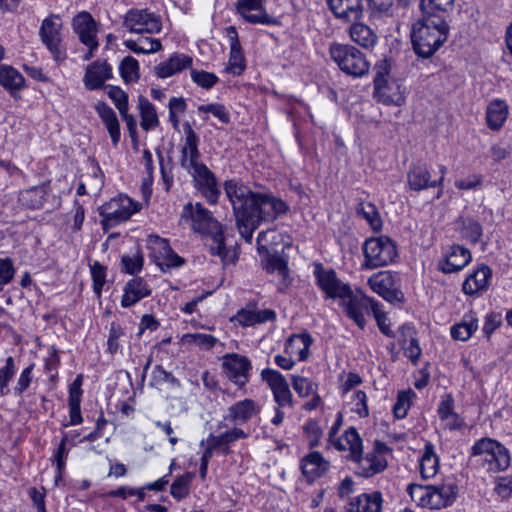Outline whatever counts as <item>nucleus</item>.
<instances>
[{"instance_id": "nucleus-16", "label": "nucleus", "mask_w": 512, "mask_h": 512, "mask_svg": "<svg viewBox=\"0 0 512 512\" xmlns=\"http://www.w3.org/2000/svg\"><path fill=\"white\" fill-rule=\"evenodd\" d=\"M370 288L390 303L402 302L404 295L397 288L395 275L390 271H379L368 279Z\"/></svg>"}, {"instance_id": "nucleus-15", "label": "nucleus", "mask_w": 512, "mask_h": 512, "mask_svg": "<svg viewBox=\"0 0 512 512\" xmlns=\"http://www.w3.org/2000/svg\"><path fill=\"white\" fill-rule=\"evenodd\" d=\"M261 379L269 385L277 407H293V395L290 391L289 384L279 371L266 368L261 372Z\"/></svg>"}, {"instance_id": "nucleus-6", "label": "nucleus", "mask_w": 512, "mask_h": 512, "mask_svg": "<svg viewBox=\"0 0 512 512\" xmlns=\"http://www.w3.org/2000/svg\"><path fill=\"white\" fill-rule=\"evenodd\" d=\"M363 254L364 266L368 269L387 266L398 256L396 243L386 235L367 239L363 244Z\"/></svg>"}, {"instance_id": "nucleus-48", "label": "nucleus", "mask_w": 512, "mask_h": 512, "mask_svg": "<svg viewBox=\"0 0 512 512\" xmlns=\"http://www.w3.org/2000/svg\"><path fill=\"white\" fill-rule=\"evenodd\" d=\"M120 74L125 83L139 79V63L132 56H126L120 63Z\"/></svg>"}, {"instance_id": "nucleus-45", "label": "nucleus", "mask_w": 512, "mask_h": 512, "mask_svg": "<svg viewBox=\"0 0 512 512\" xmlns=\"http://www.w3.org/2000/svg\"><path fill=\"white\" fill-rule=\"evenodd\" d=\"M400 332L402 336L410 337L409 344L404 347V354L414 364H416L421 356V348L418 340L413 336L415 332L411 326L406 324L400 327Z\"/></svg>"}, {"instance_id": "nucleus-62", "label": "nucleus", "mask_w": 512, "mask_h": 512, "mask_svg": "<svg viewBox=\"0 0 512 512\" xmlns=\"http://www.w3.org/2000/svg\"><path fill=\"white\" fill-rule=\"evenodd\" d=\"M14 275L13 261L10 258L0 259V291L13 280Z\"/></svg>"}, {"instance_id": "nucleus-8", "label": "nucleus", "mask_w": 512, "mask_h": 512, "mask_svg": "<svg viewBox=\"0 0 512 512\" xmlns=\"http://www.w3.org/2000/svg\"><path fill=\"white\" fill-rule=\"evenodd\" d=\"M179 225H189L195 232L205 236L215 233L222 228L221 224L213 217L212 213L201 203L188 202L184 205L180 215Z\"/></svg>"}, {"instance_id": "nucleus-33", "label": "nucleus", "mask_w": 512, "mask_h": 512, "mask_svg": "<svg viewBox=\"0 0 512 512\" xmlns=\"http://www.w3.org/2000/svg\"><path fill=\"white\" fill-rule=\"evenodd\" d=\"M491 275V269L488 266H481L466 278L463 283V292L468 295H474L485 291L488 288Z\"/></svg>"}, {"instance_id": "nucleus-42", "label": "nucleus", "mask_w": 512, "mask_h": 512, "mask_svg": "<svg viewBox=\"0 0 512 512\" xmlns=\"http://www.w3.org/2000/svg\"><path fill=\"white\" fill-rule=\"evenodd\" d=\"M313 339L309 333L294 334L286 342V350L291 353H298L300 360H305L309 353V347Z\"/></svg>"}, {"instance_id": "nucleus-26", "label": "nucleus", "mask_w": 512, "mask_h": 512, "mask_svg": "<svg viewBox=\"0 0 512 512\" xmlns=\"http://www.w3.org/2000/svg\"><path fill=\"white\" fill-rule=\"evenodd\" d=\"M330 10L338 19L347 22L359 20L363 14L362 0H327Z\"/></svg>"}, {"instance_id": "nucleus-32", "label": "nucleus", "mask_w": 512, "mask_h": 512, "mask_svg": "<svg viewBox=\"0 0 512 512\" xmlns=\"http://www.w3.org/2000/svg\"><path fill=\"white\" fill-rule=\"evenodd\" d=\"M150 293V289L142 278H133L125 285L121 305L125 308L131 307L141 299L149 296Z\"/></svg>"}, {"instance_id": "nucleus-27", "label": "nucleus", "mask_w": 512, "mask_h": 512, "mask_svg": "<svg viewBox=\"0 0 512 512\" xmlns=\"http://www.w3.org/2000/svg\"><path fill=\"white\" fill-rule=\"evenodd\" d=\"M226 35L230 42L229 62L226 69L234 75H240L245 69V58L238 32L234 26H229L226 28Z\"/></svg>"}, {"instance_id": "nucleus-2", "label": "nucleus", "mask_w": 512, "mask_h": 512, "mask_svg": "<svg viewBox=\"0 0 512 512\" xmlns=\"http://www.w3.org/2000/svg\"><path fill=\"white\" fill-rule=\"evenodd\" d=\"M339 451L349 450V458L359 464L358 474L368 478L382 472L387 467L384 453L389 450L386 444L376 441L374 448L362 456V440L354 427L348 428L335 442Z\"/></svg>"}, {"instance_id": "nucleus-24", "label": "nucleus", "mask_w": 512, "mask_h": 512, "mask_svg": "<svg viewBox=\"0 0 512 512\" xmlns=\"http://www.w3.org/2000/svg\"><path fill=\"white\" fill-rule=\"evenodd\" d=\"M471 261L470 251L461 246L453 245L443 261L438 264L439 269L445 273H455L462 270Z\"/></svg>"}, {"instance_id": "nucleus-17", "label": "nucleus", "mask_w": 512, "mask_h": 512, "mask_svg": "<svg viewBox=\"0 0 512 512\" xmlns=\"http://www.w3.org/2000/svg\"><path fill=\"white\" fill-rule=\"evenodd\" d=\"M188 172L192 175L197 190L207 201L210 204L217 203L220 190L214 173L203 163L194 166Z\"/></svg>"}, {"instance_id": "nucleus-43", "label": "nucleus", "mask_w": 512, "mask_h": 512, "mask_svg": "<svg viewBox=\"0 0 512 512\" xmlns=\"http://www.w3.org/2000/svg\"><path fill=\"white\" fill-rule=\"evenodd\" d=\"M356 214L367 221L376 232L382 228V220L376 206L371 202H360L356 207Z\"/></svg>"}, {"instance_id": "nucleus-61", "label": "nucleus", "mask_w": 512, "mask_h": 512, "mask_svg": "<svg viewBox=\"0 0 512 512\" xmlns=\"http://www.w3.org/2000/svg\"><path fill=\"white\" fill-rule=\"evenodd\" d=\"M191 78L204 89H210L218 82V77L214 73L203 70H191Z\"/></svg>"}, {"instance_id": "nucleus-58", "label": "nucleus", "mask_w": 512, "mask_h": 512, "mask_svg": "<svg viewBox=\"0 0 512 512\" xmlns=\"http://www.w3.org/2000/svg\"><path fill=\"white\" fill-rule=\"evenodd\" d=\"M91 275L93 280L94 292L99 297L106 281V267L95 261L91 266Z\"/></svg>"}, {"instance_id": "nucleus-31", "label": "nucleus", "mask_w": 512, "mask_h": 512, "mask_svg": "<svg viewBox=\"0 0 512 512\" xmlns=\"http://www.w3.org/2000/svg\"><path fill=\"white\" fill-rule=\"evenodd\" d=\"M348 32L351 40L364 49H373L378 43L376 32L362 22L353 23Z\"/></svg>"}, {"instance_id": "nucleus-64", "label": "nucleus", "mask_w": 512, "mask_h": 512, "mask_svg": "<svg viewBox=\"0 0 512 512\" xmlns=\"http://www.w3.org/2000/svg\"><path fill=\"white\" fill-rule=\"evenodd\" d=\"M437 412L441 420H449L452 415L456 414L454 412V399L451 394L442 396Z\"/></svg>"}, {"instance_id": "nucleus-49", "label": "nucleus", "mask_w": 512, "mask_h": 512, "mask_svg": "<svg viewBox=\"0 0 512 512\" xmlns=\"http://www.w3.org/2000/svg\"><path fill=\"white\" fill-rule=\"evenodd\" d=\"M193 477L194 474L191 472L177 477L171 485V495L177 500L186 498L189 494V487Z\"/></svg>"}, {"instance_id": "nucleus-55", "label": "nucleus", "mask_w": 512, "mask_h": 512, "mask_svg": "<svg viewBox=\"0 0 512 512\" xmlns=\"http://www.w3.org/2000/svg\"><path fill=\"white\" fill-rule=\"evenodd\" d=\"M107 94L113 101L120 114L129 111L128 94L124 92L120 87L112 85L108 86Z\"/></svg>"}, {"instance_id": "nucleus-39", "label": "nucleus", "mask_w": 512, "mask_h": 512, "mask_svg": "<svg viewBox=\"0 0 512 512\" xmlns=\"http://www.w3.org/2000/svg\"><path fill=\"white\" fill-rule=\"evenodd\" d=\"M454 0H420L422 16L443 18L453 8Z\"/></svg>"}, {"instance_id": "nucleus-23", "label": "nucleus", "mask_w": 512, "mask_h": 512, "mask_svg": "<svg viewBox=\"0 0 512 512\" xmlns=\"http://www.w3.org/2000/svg\"><path fill=\"white\" fill-rule=\"evenodd\" d=\"M260 412V406L252 399H244L236 402L227 409L224 420L234 425L247 423Z\"/></svg>"}, {"instance_id": "nucleus-30", "label": "nucleus", "mask_w": 512, "mask_h": 512, "mask_svg": "<svg viewBox=\"0 0 512 512\" xmlns=\"http://www.w3.org/2000/svg\"><path fill=\"white\" fill-rule=\"evenodd\" d=\"M192 65V58L185 54L174 53L170 58L157 65L154 70L159 78L170 77Z\"/></svg>"}, {"instance_id": "nucleus-21", "label": "nucleus", "mask_w": 512, "mask_h": 512, "mask_svg": "<svg viewBox=\"0 0 512 512\" xmlns=\"http://www.w3.org/2000/svg\"><path fill=\"white\" fill-rule=\"evenodd\" d=\"M72 25L82 44L91 45L92 48L99 47L97 40L98 23L90 13L86 11L78 13L73 18Z\"/></svg>"}, {"instance_id": "nucleus-63", "label": "nucleus", "mask_w": 512, "mask_h": 512, "mask_svg": "<svg viewBox=\"0 0 512 512\" xmlns=\"http://www.w3.org/2000/svg\"><path fill=\"white\" fill-rule=\"evenodd\" d=\"M366 2L372 14L378 16L390 15L393 7V0H366Z\"/></svg>"}, {"instance_id": "nucleus-46", "label": "nucleus", "mask_w": 512, "mask_h": 512, "mask_svg": "<svg viewBox=\"0 0 512 512\" xmlns=\"http://www.w3.org/2000/svg\"><path fill=\"white\" fill-rule=\"evenodd\" d=\"M460 233L463 238L471 243H477L482 236V226L472 218H460Z\"/></svg>"}, {"instance_id": "nucleus-53", "label": "nucleus", "mask_w": 512, "mask_h": 512, "mask_svg": "<svg viewBox=\"0 0 512 512\" xmlns=\"http://www.w3.org/2000/svg\"><path fill=\"white\" fill-rule=\"evenodd\" d=\"M124 329L117 323H111L107 339V352L114 355L121 347V339L124 337Z\"/></svg>"}, {"instance_id": "nucleus-9", "label": "nucleus", "mask_w": 512, "mask_h": 512, "mask_svg": "<svg viewBox=\"0 0 512 512\" xmlns=\"http://www.w3.org/2000/svg\"><path fill=\"white\" fill-rule=\"evenodd\" d=\"M139 209V204L131 198L119 195L99 208V213L102 217L101 225L107 231L109 228L130 219Z\"/></svg>"}, {"instance_id": "nucleus-37", "label": "nucleus", "mask_w": 512, "mask_h": 512, "mask_svg": "<svg viewBox=\"0 0 512 512\" xmlns=\"http://www.w3.org/2000/svg\"><path fill=\"white\" fill-rule=\"evenodd\" d=\"M508 116V106L505 101L495 99L487 106L486 122L491 130H499Z\"/></svg>"}, {"instance_id": "nucleus-14", "label": "nucleus", "mask_w": 512, "mask_h": 512, "mask_svg": "<svg viewBox=\"0 0 512 512\" xmlns=\"http://www.w3.org/2000/svg\"><path fill=\"white\" fill-rule=\"evenodd\" d=\"M147 247L150 251V257L162 270L179 267L183 264V259L171 249L168 241L164 238L149 235Z\"/></svg>"}, {"instance_id": "nucleus-60", "label": "nucleus", "mask_w": 512, "mask_h": 512, "mask_svg": "<svg viewBox=\"0 0 512 512\" xmlns=\"http://www.w3.org/2000/svg\"><path fill=\"white\" fill-rule=\"evenodd\" d=\"M123 270L129 274L139 272L143 267V256L139 251L132 255H123L121 259Z\"/></svg>"}, {"instance_id": "nucleus-12", "label": "nucleus", "mask_w": 512, "mask_h": 512, "mask_svg": "<svg viewBox=\"0 0 512 512\" xmlns=\"http://www.w3.org/2000/svg\"><path fill=\"white\" fill-rule=\"evenodd\" d=\"M314 275L320 289L327 298H339L342 301L351 294V288L348 284L342 282L333 269H325L321 263L314 266Z\"/></svg>"}, {"instance_id": "nucleus-22", "label": "nucleus", "mask_w": 512, "mask_h": 512, "mask_svg": "<svg viewBox=\"0 0 512 512\" xmlns=\"http://www.w3.org/2000/svg\"><path fill=\"white\" fill-rule=\"evenodd\" d=\"M184 133L185 142L181 148L180 164L184 169L191 171L194 166L201 164L198 149L199 137L189 123L184 125Z\"/></svg>"}, {"instance_id": "nucleus-59", "label": "nucleus", "mask_w": 512, "mask_h": 512, "mask_svg": "<svg viewBox=\"0 0 512 512\" xmlns=\"http://www.w3.org/2000/svg\"><path fill=\"white\" fill-rule=\"evenodd\" d=\"M200 113H211L217 117L223 124L230 122V114L223 104L211 103L206 105H200L198 107Z\"/></svg>"}, {"instance_id": "nucleus-19", "label": "nucleus", "mask_w": 512, "mask_h": 512, "mask_svg": "<svg viewBox=\"0 0 512 512\" xmlns=\"http://www.w3.org/2000/svg\"><path fill=\"white\" fill-rule=\"evenodd\" d=\"M236 11L251 24L278 25L279 20L270 16L262 8V0H238Z\"/></svg>"}, {"instance_id": "nucleus-11", "label": "nucleus", "mask_w": 512, "mask_h": 512, "mask_svg": "<svg viewBox=\"0 0 512 512\" xmlns=\"http://www.w3.org/2000/svg\"><path fill=\"white\" fill-rule=\"evenodd\" d=\"M123 26L132 33L154 34L162 28L161 18L148 9L132 8L126 12L123 19Z\"/></svg>"}, {"instance_id": "nucleus-51", "label": "nucleus", "mask_w": 512, "mask_h": 512, "mask_svg": "<svg viewBox=\"0 0 512 512\" xmlns=\"http://www.w3.org/2000/svg\"><path fill=\"white\" fill-rule=\"evenodd\" d=\"M477 322L474 319L465 320L451 328V336L456 340L466 341L477 330Z\"/></svg>"}, {"instance_id": "nucleus-4", "label": "nucleus", "mask_w": 512, "mask_h": 512, "mask_svg": "<svg viewBox=\"0 0 512 512\" xmlns=\"http://www.w3.org/2000/svg\"><path fill=\"white\" fill-rule=\"evenodd\" d=\"M376 76L373 80L374 99L387 106H402L406 100L407 89L398 80L389 76V65L386 60L375 66Z\"/></svg>"}, {"instance_id": "nucleus-34", "label": "nucleus", "mask_w": 512, "mask_h": 512, "mask_svg": "<svg viewBox=\"0 0 512 512\" xmlns=\"http://www.w3.org/2000/svg\"><path fill=\"white\" fill-rule=\"evenodd\" d=\"M265 269L268 273L277 272L280 277L278 290L283 292L292 283V278L289 274L287 261L278 254L269 255L266 259Z\"/></svg>"}, {"instance_id": "nucleus-36", "label": "nucleus", "mask_w": 512, "mask_h": 512, "mask_svg": "<svg viewBox=\"0 0 512 512\" xmlns=\"http://www.w3.org/2000/svg\"><path fill=\"white\" fill-rule=\"evenodd\" d=\"M382 497L379 492L362 494L351 501L346 512H380Z\"/></svg>"}, {"instance_id": "nucleus-10", "label": "nucleus", "mask_w": 512, "mask_h": 512, "mask_svg": "<svg viewBox=\"0 0 512 512\" xmlns=\"http://www.w3.org/2000/svg\"><path fill=\"white\" fill-rule=\"evenodd\" d=\"M62 21L59 16L51 15L42 21L39 36L43 44L57 62L66 58V50L62 45Z\"/></svg>"}, {"instance_id": "nucleus-7", "label": "nucleus", "mask_w": 512, "mask_h": 512, "mask_svg": "<svg viewBox=\"0 0 512 512\" xmlns=\"http://www.w3.org/2000/svg\"><path fill=\"white\" fill-rule=\"evenodd\" d=\"M470 455L481 456L490 472L504 471L510 465L508 449L492 438L485 437L477 440L471 447Z\"/></svg>"}, {"instance_id": "nucleus-57", "label": "nucleus", "mask_w": 512, "mask_h": 512, "mask_svg": "<svg viewBox=\"0 0 512 512\" xmlns=\"http://www.w3.org/2000/svg\"><path fill=\"white\" fill-rule=\"evenodd\" d=\"M15 374V364L13 357L6 359L5 366L0 369V397L8 393L9 381Z\"/></svg>"}, {"instance_id": "nucleus-1", "label": "nucleus", "mask_w": 512, "mask_h": 512, "mask_svg": "<svg viewBox=\"0 0 512 512\" xmlns=\"http://www.w3.org/2000/svg\"><path fill=\"white\" fill-rule=\"evenodd\" d=\"M240 235L249 243L262 222H273L289 211L288 204L272 193L253 192L243 182L230 179L224 182Z\"/></svg>"}, {"instance_id": "nucleus-52", "label": "nucleus", "mask_w": 512, "mask_h": 512, "mask_svg": "<svg viewBox=\"0 0 512 512\" xmlns=\"http://www.w3.org/2000/svg\"><path fill=\"white\" fill-rule=\"evenodd\" d=\"M407 492L411 499L418 505L429 508L427 500L430 495V485L411 483L407 486Z\"/></svg>"}, {"instance_id": "nucleus-38", "label": "nucleus", "mask_w": 512, "mask_h": 512, "mask_svg": "<svg viewBox=\"0 0 512 512\" xmlns=\"http://www.w3.org/2000/svg\"><path fill=\"white\" fill-rule=\"evenodd\" d=\"M420 474L423 479L434 477L439 469V457L432 443L427 442L420 458Z\"/></svg>"}, {"instance_id": "nucleus-56", "label": "nucleus", "mask_w": 512, "mask_h": 512, "mask_svg": "<svg viewBox=\"0 0 512 512\" xmlns=\"http://www.w3.org/2000/svg\"><path fill=\"white\" fill-rule=\"evenodd\" d=\"M212 241L209 245L210 253L215 256H219L222 262H225V258L227 255L225 243H224V234L222 228L218 229L215 233H211L208 235Z\"/></svg>"}, {"instance_id": "nucleus-20", "label": "nucleus", "mask_w": 512, "mask_h": 512, "mask_svg": "<svg viewBox=\"0 0 512 512\" xmlns=\"http://www.w3.org/2000/svg\"><path fill=\"white\" fill-rule=\"evenodd\" d=\"M459 493L458 485L454 481L430 485L429 509L447 508L456 501Z\"/></svg>"}, {"instance_id": "nucleus-29", "label": "nucleus", "mask_w": 512, "mask_h": 512, "mask_svg": "<svg viewBox=\"0 0 512 512\" xmlns=\"http://www.w3.org/2000/svg\"><path fill=\"white\" fill-rule=\"evenodd\" d=\"M94 109L96 110L98 116L104 123L111 137L112 144L114 146H117L120 141L121 133L120 123L115 111L103 101L97 102L94 105Z\"/></svg>"}, {"instance_id": "nucleus-3", "label": "nucleus", "mask_w": 512, "mask_h": 512, "mask_svg": "<svg viewBox=\"0 0 512 512\" xmlns=\"http://www.w3.org/2000/svg\"><path fill=\"white\" fill-rule=\"evenodd\" d=\"M449 25L443 18L422 16L411 28V42L415 54L423 59L432 57L447 40Z\"/></svg>"}, {"instance_id": "nucleus-35", "label": "nucleus", "mask_w": 512, "mask_h": 512, "mask_svg": "<svg viewBox=\"0 0 512 512\" xmlns=\"http://www.w3.org/2000/svg\"><path fill=\"white\" fill-rule=\"evenodd\" d=\"M265 269L268 273L277 272L280 277L278 290L283 292L292 283V278L289 274L287 261L278 254L269 255L266 259Z\"/></svg>"}, {"instance_id": "nucleus-5", "label": "nucleus", "mask_w": 512, "mask_h": 512, "mask_svg": "<svg viewBox=\"0 0 512 512\" xmlns=\"http://www.w3.org/2000/svg\"><path fill=\"white\" fill-rule=\"evenodd\" d=\"M329 54L347 75L361 77L369 71V63L365 55L353 45L332 43L329 47Z\"/></svg>"}, {"instance_id": "nucleus-28", "label": "nucleus", "mask_w": 512, "mask_h": 512, "mask_svg": "<svg viewBox=\"0 0 512 512\" xmlns=\"http://www.w3.org/2000/svg\"><path fill=\"white\" fill-rule=\"evenodd\" d=\"M408 185L414 191H421L429 187H440L443 176L438 180H431V174L425 165H413L407 174Z\"/></svg>"}, {"instance_id": "nucleus-18", "label": "nucleus", "mask_w": 512, "mask_h": 512, "mask_svg": "<svg viewBox=\"0 0 512 512\" xmlns=\"http://www.w3.org/2000/svg\"><path fill=\"white\" fill-rule=\"evenodd\" d=\"M226 376L239 387H244L249 381L251 370L250 360L242 355L227 354L222 363Z\"/></svg>"}, {"instance_id": "nucleus-54", "label": "nucleus", "mask_w": 512, "mask_h": 512, "mask_svg": "<svg viewBox=\"0 0 512 512\" xmlns=\"http://www.w3.org/2000/svg\"><path fill=\"white\" fill-rule=\"evenodd\" d=\"M412 390L400 391L397 396V401L394 404L393 412L396 418L403 419L407 416L408 409L411 404V399L414 396Z\"/></svg>"}, {"instance_id": "nucleus-44", "label": "nucleus", "mask_w": 512, "mask_h": 512, "mask_svg": "<svg viewBox=\"0 0 512 512\" xmlns=\"http://www.w3.org/2000/svg\"><path fill=\"white\" fill-rule=\"evenodd\" d=\"M0 84L8 90H20L24 86V77L11 66L0 67Z\"/></svg>"}, {"instance_id": "nucleus-50", "label": "nucleus", "mask_w": 512, "mask_h": 512, "mask_svg": "<svg viewBox=\"0 0 512 512\" xmlns=\"http://www.w3.org/2000/svg\"><path fill=\"white\" fill-rule=\"evenodd\" d=\"M183 343L194 344L200 348L211 349L217 343V338L210 334L187 333L182 337Z\"/></svg>"}, {"instance_id": "nucleus-41", "label": "nucleus", "mask_w": 512, "mask_h": 512, "mask_svg": "<svg viewBox=\"0 0 512 512\" xmlns=\"http://www.w3.org/2000/svg\"><path fill=\"white\" fill-rule=\"evenodd\" d=\"M138 109L141 117V128L149 131L159 125V119L154 105L143 95L138 97Z\"/></svg>"}, {"instance_id": "nucleus-25", "label": "nucleus", "mask_w": 512, "mask_h": 512, "mask_svg": "<svg viewBox=\"0 0 512 512\" xmlns=\"http://www.w3.org/2000/svg\"><path fill=\"white\" fill-rule=\"evenodd\" d=\"M112 78V68L107 62L95 61L89 64L83 78L88 90L101 89L106 80Z\"/></svg>"}, {"instance_id": "nucleus-47", "label": "nucleus", "mask_w": 512, "mask_h": 512, "mask_svg": "<svg viewBox=\"0 0 512 512\" xmlns=\"http://www.w3.org/2000/svg\"><path fill=\"white\" fill-rule=\"evenodd\" d=\"M291 383L293 389L296 391V393L299 395V397L306 398L311 396L312 394H315L318 389V384L313 382L312 380L299 376V375H292L291 376Z\"/></svg>"}, {"instance_id": "nucleus-13", "label": "nucleus", "mask_w": 512, "mask_h": 512, "mask_svg": "<svg viewBox=\"0 0 512 512\" xmlns=\"http://www.w3.org/2000/svg\"><path fill=\"white\" fill-rule=\"evenodd\" d=\"M379 303L374 299L363 295L353 294L343 300L344 312L361 329L366 325V317L374 314Z\"/></svg>"}, {"instance_id": "nucleus-40", "label": "nucleus", "mask_w": 512, "mask_h": 512, "mask_svg": "<svg viewBox=\"0 0 512 512\" xmlns=\"http://www.w3.org/2000/svg\"><path fill=\"white\" fill-rule=\"evenodd\" d=\"M304 475L311 478L318 477L328 469V462L319 452H311L304 457L301 464Z\"/></svg>"}]
</instances>
